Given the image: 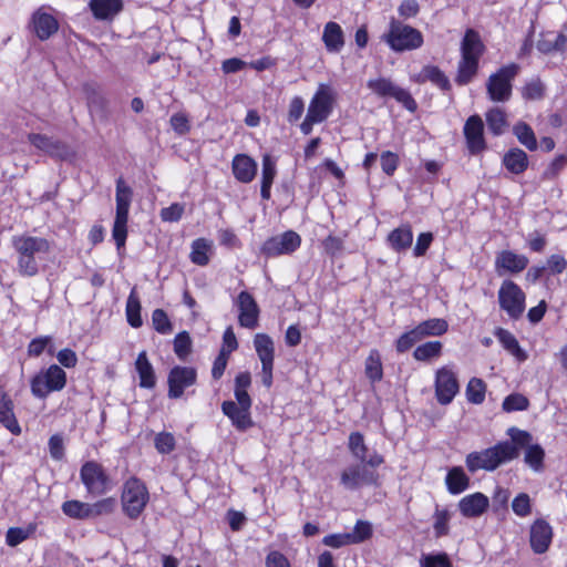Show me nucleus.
Masks as SVG:
<instances>
[{
  "mask_svg": "<svg viewBox=\"0 0 567 567\" xmlns=\"http://www.w3.org/2000/svg\"><path fill=\"white\" fill-rule=\"evenodd\" d=\"M509 441H503L492 447L480 452L467 454L465 464L471 473L480 470L495 471L504 463L511 462L519 456V447L527 445L532 440V435L523 430L511 427L508 430Z\"/></svg>",
  "mask_w": 567,
  "mask_h": 567,
  "instance_id": "obj_1",
  "label": "nucleus"
},
{
  "mask_svg": "<svg viewBox=\"0 0 567 567\" xmlns=\"http://www.w3.org/2000/svg\"><path fill=\"white\" fill-rule=\"evenodd\" d=\"M484 52L480 34L473 29L465 32L461 44V60L457 65L455 82L458 85L468 84L478 71V61Z\"/></svg>",
  "mask_w": 567,
  "mask_h": 567,
  "instance_id": "obj_2",
  "label": "nucleus"
},
{
  "mask_svg": "<svg viewBox=\"0 0 567 567\" xmlns=\"http://www.w3.org/2000/svg\"><path fill=\"white\" fill-rule=\"evenodd\" d=\"M133 199V189L128 186L123 177L116 181L115 202L116 212L112 229V236L115 240L117 249L125 246L127 237L128 210Z\"/></svg>",
  "mask_w": 567,
  "mask_h": 567,
  "instance_id": "obj_3",
  "label": "nucleus"
},
{
  "mask_svg": "<svg viewBox=\"0 0 567 567\" xmlns=\"http://www.w3.org/2000/svg\"><path fill=\"white\" fill-rule=\"evenodd\" d=\"M382 38L395 52L415 50L423 44V35L417 29L395 19L391 20L389 31Z\"/></svg>",
  "mask_w": 567,
  "mask_h": 567,
  "instance_id": "obj_4",
  "label": "nucleus"
},
{
  "mask_svg": "<svg viewBox=\"0 0 567 567\" xmlns=\"http://www.w3.org/2000/svg\"><path fill=\"white\" fill-rule=\"evenodd\" d=\"M150 501L146 485L136 477L128 478L124 485L121 496L122 509L131 519L141 516Z\"/></svg>",
  "mask_w": 567,
  "mask_h": 567,
  "instance_id": "obj_5",
  "label": "nucleus"
},
{
  "mask_svg": "<svg viewBox=\"0 0 567 567\" xmlns=\"http://www.w3.org/2000/svg\"><path fill=\"white\" fill-rule=\"evenodd\" d=\"M66 373L58 364L50 365L31 380V392L39 399L45 398L49 393L60 391L65 386Z\"/></svg>",
  "mask_w": 567,
  "mask_h": 567,
  "instance_id": "obj_6",
  "label": "nucleus"
},
{
  "mask_svg": "<svg viewBox=\"0 0 567 567\" xmlns=\"http://www.w3.org/2000/svg\"><path fill=\"white\" fill-rule=\"evenodd\" d=\"M518 73V65L515 63L502 66L496 73L488 78L486 89L488 96L494 102L508 101L512 95V81Z\"/></svg>",
  "mask_w": 567,
  "mask_h": 567,
  "instance_id": "obj_7",
  "label": "nucleus"
},
{
  "mask_svg": "<svg viewBox=\"0 0 567 567\" xmlns=\"http://www.w3.org/2000/svg\"><path fill=\"white\" fill-rule=\"evenodd\" d=\"M80 478L91 495L100 496L111 489V480L97 462H85L80 470Z\"/></svg>",
  "mask_w": 567,
  "mask_h": 567,
  "instance_id": "obj_8",
  "label": "nucleus"
},
{
  "mask_svg": "<svg viewBox=\"0 0 567 567\" xmlns=\"http://www.w3.org/2000/svg\"><path fill=\"white\" fill-rule=\"evenodd\" d=\"M498 302L511 318L518 319L525 310V293L514 281L505 280L498 290Z\"/></svg>",
  "mask_w": 567,
  "mask_h": 567,
  "instance_id": "obj_9",
  "label": "nucleus"
},
{
  "mask_svg": "<svg viewBox=\"0 0 567 567\" xmlns=\"http://www.w3.org/2000/svg\"><path fill=\"white\" fill-rule=\"evenodd\" d=\"M367 85L374 94L381 97H393L406 110L411 112L416 110V102L411 94L406 90L395 85L389 79L380 78L369 80Z\"/></svg>",
  "mask_w": 567,
  "mask_h": 567,
  "instance_id": "obj_10",
  "label": "nucleus"
},
{
  "mask_svg": "<svg viewBox=\"0 0 567 567\" xmlns=\"http://www.w3.org/2000/svg\"><path fill=\"white\" fill-rule=\"evenodd\" d=\"M334 93L327 84H320L308 106L307 114L311 120L323 122L333 110Z\"/></svg>",
  "mask_w": 567,
  "mask_h": 567,
  "instance_id": "obj_11",
  "label": "nucleus"
},
{
  "mask_svg": "<svg viewBox=\"0 0 567 567\" xmlns=\"http://www.w3.org/2000/svg\"><path fill=\"white\" fill-rule=\"evenodd\" d=\"M300 244V236L293 230H288L266 240L262 245L261 252L267 257L291 254Z\"/></svg>",
  "mask_w": 567,
  "mask_h": 567,
  "instance_id": "obj_12",
  "label": "nucleus"
},
{
  "mask_svg": "<svg viewBox=\"0 0 567 567\" xmlns=\"http://www.w3.org/2000/svg\"><path fill=\"white\" fill-rule=\"evenodd\" d=\"M460 386L455 373L447 367L436 371L435 396L442 405L450 404L458 393Z\"/></svg>",
  "mask_w": 567,
  "mask_h": 567,
  "instance_id": "obj_13",
  "label": "nucleus"
},
{
  "mask_svg": "<svg viewBox=\"0 0 567 567\" xmlns=\"http://www.w3.org/2000/svg\"><path fill=\"white\" fill-rule=\"evenodd\" d=\"M197 373L190 367H174L168 374V396L178 399L183 395L184 390L196 383Z\"/></svg>",
  "mask_w": 567,
  "mask_h": 567,
  "instance_id": "obj_14",
  "label": "nucleus"
},
{
  "mask_svg": "<svg viewBox=\"0 0 567 567\" xmlns=\"http://www.w3.org/2000/svg\"><path fill=\"white\" fill-rule=\"evenodd\" d=\"M375 482L374 472L368 470L364 464H353L343 470L340 483L346 489L354 491L362 485H370Z\"/></svg>",
  "mask_w": 567,
  "mask_h": 567,
  "instance_id": "obj_15",
  "label": "nucleus"
},
{
  "mask_svg": "<svg viewBox=\"0 0 567 567\" xmlns=\"http://www.w3.org/2000/svg\"><path fill=\"white\" fill-rule=\"evenodd\" d=\"M28 140L35 148L51 157L65 159L71 155L70 147L60 140L37 133L29 134Z\"/></svg>",
  "mask_w": 567,
  "mask_h": 567,
  "instance_id": "obj_16",
  "label": "nucleus"
},
{
  "mask_svg": "<svg viewBox=\"0 0 567 567\" xmlns=\"http://www.w3.org/2000/svg\"><path fill=\"white\" fill-rule=\"evenodd\" d=\"M463 132L468 151L472 154H477L485 150L484 124L478 115H472L467 118Z\"/></svg>",
  "mask_w": 567,
  "mask_h": 567,
  "instance_id": "obj_17",
  "label": "nucleus"
},
{
  "mask_svg": "<svg viewBox=\"0 0 567 567\" xmlns=\"http://www.w3.org/2000/svg\"><path fill=\"white\" fill-rule=\"evenodd\" d=\"M553 539V528L545 519H536L530 526V547L536 554H544L548 550Z\"/></svg>",
  "mask_w": 567,
  "mask_h": 567,
  "instance_id": "obj_18",
  "label": "nucleus"
},
{
  "mask_svg": "<svg viewBox=\"0 0 567 567\" xmlns=\"http://www.w3.org/2000/svg\"><path fill=\"white\" fill-rule=\"evenodd\" d=\"M237 306L239 308L240 326L249 329L256 328L259 308L254 297L247 291H241L237 298Z\"/></svg>",
  "mask_w": 567,
  "mask_h": 567,
  "instance_id": "obj_19",
  "label": "nucleus"
},
{
  "mask_svg": "<svg viewBox=\"0 0 567 567\" xmlns=\"http://www.w3.org/2000/svg\"><path fill=\"white\" fill-rule=\"evenodd\" d=\"M12 245L19 255L32 256L48 254L50 244L45 238L34 236H14Z\"/></svg>",
  "mask_w": 567,
  "mask_h": 567,
  "instance_id": "obj_20",
  "label": "nucleus"
},
{
  "mask_svg": "<svg viewBox=\"0 0 567 567\" xmlns=\"http://www.w3.org/2000/svg\"><path fill=\"white\" fill-rule=\"evenodd\" d=\"M14 403L10 395L0 386V423L12 434L19 435L21 427L14 415Z\"/></svg>",
  "mask_w": 567,
  "mask_h": 567,
  "instance_id": "obj_21",
  "label": "nucleus"
},
{
  "mask_svg": "<svg viewBox=\"0 0 567 567\" xmlns=\"http://www.w3.org/2000/svg\"><path fill=\"white\" fill-rule=\"evenodd\" d=\"M257 163L246 154H238L233 158V174L240 183H250L257 174Z\"/></svg>",
  "mask_w": 567,
  "mask_h": 567,
  "instance_id": "obj_22",
  "label": "nucleus"
},
{
  "mask_svg": "<svg viewBox=\"0 0 567 567\" xmlns=\"http://www.w3.org/2000/svg\"><path fill=\"white\" fill-rule=\"evenodd\" d=\"M32 25L37 37L42 41L48 40L59 29L56 19L42 10H38L33 13Z\"/></svg>",
  "mask_w": 567,
  "mask_h": 567,
  "instance_id": "obj_23",
  "label": "nucleus"
},
{
  "mask_svg": "<svg viewBox=\"0 0 567 567\" xmlns=\"http://www.w3.org/2000/svg\"><path fill=\"white\" fill-rule=\"evenodd\" d=\"M488 504L487 496L477 492L463 497L458 502V508L465 517H477L487 509Z\"/></svg>",
  "mask_w": 567,
  "mask_h": 567,
  "instance_id": "obj_24",
  "label": "nucleus"
},
{
  "mask_svg": "<svg viewBox=\"0 0 567 567\" xmlns=\"http://www.w3.org/2000/svg\"><path fill=\"white\" fill-rule=\"evenodd\" d=\"M528 265V258L524 255L515 254L511 250H503L495 260L497 271L503 269L508 272L517 274L523 271Z\"/></svg>",
  "mask_w": 567,
  "mask_h": 567,
  "instance_id": "obj_25",
  "label": "nucleus"
},
{
  "mask_svg": "<svg viewBox=\"0 0 567 567\" xmlns=\"http://www.w3.org/2000/svg\"><path fill=\"white\" fill-rule=\"evenodd\" d=\"M536 48L543 54L565 52L567 50V35L561 32H544L540 34Z\"/></svg>",
  "mask_w": 567,
  "mask_h": 567,
  "instance_id": "obj_26",
  "label": "nucleus"
},
{
  "mask_svg": "<svg viewBox=\"0 0 567 567\" xmlns=\"http://www.w3.org/2000/svg\"><path fill=\"white\" fill-rule=\"evenodd\" d=\"M322 41L329 53H339L344 47L342 28L337 22H328L323 28Z\"/></svg>",
  "mask_w": 567,
  "mask_h": 567,
  "instance_id": "obj_27",
  "label": "nucleus"
},
{
  "mask_svg": "<svg viewBox=\"0 0 567 567\" xmlns=\"http://www.w3.org/2000/svg\"><path fill=\"white\" fill-rule=\"evenodd\" d=\"M386 241L391 249L396 252L409 249L413 243V231L409 224L401 225L393 229L386 238Z\"/></svg>",
  "mask_w": 567,
  "mask_h": 567,
  "instance_id": "obj_28",
  "label": "nucleus"
},
{
  "mask_svg": "<svg viewBox=\"0 0 567 567\" xmlns=\"http://www.w3.org/2000/svg\"><path fill=\"white\" fill-rule=\"evenodd\" d=\"M122 8V0H91L90 2V9L97 20L113 19Z\"/></svg>",
  "mask_w": 567,
  "mask_h": 567,
  "instance_id": "obj_29",
  "label": "nucleus"
},
{
  "mask_svg": "<svg viewBox=\"0 0 567 567\" xmlns=\"http://www.w3.org/2000/svg\"><path fill=\"white\" fill-rule=\"evenodd\" d=\"M135 369L140 378V386L145 389H153L156 384V377L153 365L147 359L146 351L138 353L135 361Z\"/></svg>",
  "mask_w": 567,
  "mask_h": 567,
  "instance_id": "obj_30",
  "label": "nucleus"
},
{
  "mask_svg": "<svg viewBox=\"0 0 567 567\" xmlns=\"http://www.w3.org/2000/svg\"><path fill=\"white\" fill-rule=\"evenodd\" d=\"M503 165L512 174L519 175L528 167V156L518 147L511 148L503 156Z\"/></svg>",
  "mask_w": 567,
  "mask_h": 567,
  "instance_id": "obj_31",
  "label": "nucleus"
},
{
  "mask_svg": "<svg viewBox=\"0 0 567 567\" xmlns=\"http://www.w3.org/2000/svg\"><path fill=\"white\" fill-rule=\"evenodd\" d=\"M494 334L503 348L513 357H515L519 362L527 360V353L520 348L517 339L512 332L503 328H497Z\"/></svg>",
  "mask_w": 567,
  "mask_h": 567,
  "instance_id": "obj_32",
  "label": "nucleus"
},
{
  "mask_svg": "<svg viewBox=\"0 0 567 567\" xmlns=\"http://www.w3.org/2000/svg\"><path fill=\"white\" fill-rule=\"evenodd\" d=\"M445 484L451 494L457 495L468 488L470 477L461 466H454L447 472Z\"/></svg>",
  "mask_w": 567,
  "mask_h": 567,
  "instance_id": "obj_33",
  "label": "nucleus"
},
{
  "mask_svg": "<svg viewBox=\"0 0 567 567\" xmlns=\"http://www.w3.org/2000/svg\"><path fill=\"white\" fill-rule=\"evenodd\" d=\"M254 346L261 365L274 364L275 346L268 334L257 333L254 338Z\"/></svg>",
  "mask_w": 567,
  "mask_h": 567,
  "instance_id": "obj_34",
  "label": "nucleus"
},
{
  "mask_svg": "<svg viewBox=\"0 0 567 567\" xmlns=\"http://www.w3.org/2000/svg\"><path fill=\"white\" fill-rule=\"evenodd\" d=\"M414 329L420 340H422L426 337H439L444 334L449 329V324L445 319L432 318L419 323Z\"/></svg>",
  "mask_w": 567,
  "mask_h": 567,
  "instance_id": "obj_35",
  "label": "nucleus"
},
{
  "mask_svg": "<svg viewBox=\"0 0 567 567\" xmlns=\"http://www.w3.org/2000/svg\"><path fill=\"white\" fill-rule=\"evenodd\" d=\"M532 441L525 445L520 446V449L525 447V456L524 461L525 463L535 472H540L544 468V458H545V451L544 449L538 444H530Z\"/></svg>",
  "mask_w": 567,
  "mask_h": 567,
  "instance_id": "obj_36",
  "label": "nucleus"
},
{
  "mask_svg": "<svg viewBox=\"0 0 567 567\" xmlns=\"http://www.w3.org/2000/svg\"><path fill=\"white\" fill-rule=\"evenodd\" d=\"M419 76L422 82L430 81L442 90L451 89L447 76L435 65H425Z\"/></svg>",
  "mask_w": 567,
  "mask_h": 567,
  "instance_id": "obj_37",
  "label": "nucleus"
},
{
  "mask_svg": "<svg viewBox=\"0 0 567 567\" xmlns=\"http://www.w3.org/2000/svg\"><path fill=\"white\" fill-rule=\"evenodd\" d=\"M212 243L205 238L195 239L192 244L189 258L192 262L198 266H206L209 262L208 251Z\"/></svg>",
  "mask_w": 567,
  "mask_h": 567,
  "instance_id": "obj_38",
  "label": "nucleus"
},
{
  "mask_svg": "<svg viewBox=\"0 0 567 567\" xmlns=\"http://www.w3.org/2000/svg\"><path fill=\"white\" fill-rule=\"evenodd\" d=\"M37 523H30L25 527H11L7 530L6 542L10 547H16L30 536H32L37 530Z\"/></svg>",
  "mask_w": 567,
  "mask_h": 567,
  "instance_id": "obj_39",
  "label": "nucleus"
},
{
  "mask_svg": "<svg viewBox=\"0 0 567 567\" xmlns=\"http://www.w3.org/2000/svg\"><path fill=\"white\" fill-rule=\"evenodd\" d=\"M518 142L529 151L537 150V140L532 127L525 122H518L513 127Z\"/></svg>",
  "mask_w": 567,
  "mask_h": 567,
  "instance_id": "obj_40",
  "label": "nucleus"
},
{
  "mask_svg": "<svg viewBox=\"0 0 567 567\" xmlns=\"http://www.w3.org/2000/svg\"><path fill=\"white\" fill-rule=\"evenodd\" d=\"M486 123L495 136L502 135L507 126L505 112L499 107L489 110L486 113Z\"/></svg>",
  "mask_w": 567,
  "mask_h": 567,
  "instance_id": "obj_41",
  "label": "nucleus"
},
{
  "mask_svg": "<svg viewBox=\"0 0 567 567\" xmlns=\"http://www.w3.org/2000/svg\"><path fill=\"white\" fill-rule=\"evenodd\" d=\"M126 318L127 322L133 328H140L143 323L141 317V302L135 289L131 291L126 301Z\"/></svg>",
  "mask_w": 567,
  "mask_h": 567,
  "instance_id": "obj_42",
  "label": "nucleus"
},
{
  "mask_svg": "<svg viewBox=\"0 0 567 567\" xmlns=\"http://www.w3.org/2000/svg\"><path fill=\"white\" fill-rule=\"evenodd\" d=\"M443 344L441 341H429L415 348L413 357L417 361H427L440 357Z\"/></svg>",
  "mask_w": 567,
  "mask_h": 567,
  "instance_id": "obj_43",
  "label": "nucleus"
},
{
  "mask_svg": "<svg viewBox=\"0 0 567 567\" xmlns=\"http://www.w3.org/2000/svg\"><path fill=\"white\" fill-rule=\"evenodd\" d=\"M62 512L64 515L74 519H89V503H83L76 499L66 501L62 504Z\"/></svg>",
  "mask_w": 567,
  "mask_h": 567,
  "instance_id": "obj_44",
  "label": "nucleus"
},
{
  "mask_svg": "<svg viewBox=\"0 0 567 567\" xmlns=\"http://www.w3.org/2000/svg\"><path fill=\"white\" fill-rule=\"evenodd\" d=\"M365 375L371 382L380 381L383 377L382 363L377 350H371L367 358Z\"/></svg>",
  "mask_w": 567,
  "mask_h": 567,
  "instance_id": "obj_45",
  "label": "nucleus"
},
{
  "mask_svg": "<svg viewBox=\"0 0 567 567\" xmlns=\"http://www.w3.org/2000/svg\"><path fill=\"white\" fill-rule=\"evenodd\" d=\"M486 385L482 379L472 378L466 386V398L473 404H481L485 400Z\"/></svg>",
  "mask_w": 567,
  "mask_h": 567,
  "instance_id": "obj_46",
  "label": "nucleus"
},
{
  "mask_svg": "<svg viewBox=\"0 0 567 567\" xmlns=\"http://www.w3.org/2000/svg\"><path fill=\"white\" fill-rule=\"evenodd\" d=\"M154 446L159 454H169L176 447V439L171 432H159L154 437Z\"/></svg>",
  "mask_w": 567,
  "mask_h": 567,
  "instance_id": "obj_47",
  "label": "nucleus"
},
{
  "mask_svg": "<svg viewBox=\"0 0 567 567\" xmlns=\"http://www.w3.org/2000/svg\"><path fill=\"white\" fill-rule=\"evenodd\" d=\"M349 450L352 455L359 460L360 462L365 461V454L368 452V447L364 443L363 435L360 432H352L349 435Z\"/></svg>",
  "mask_w": 567,
  "mask_h": 567,
  "instance_id": "obj_48",
  "label": "nucleus"
},
{
  "mask_svg": "<svg viewBox=\"0 0 567 567\" xmlns=\"http://www.w3.org/2000/svg\"><path fill=\"white\" fill-rule=\"evenodd\" d=\"M115 507L116 499L114 497L103 498L94 504H89L90 518L109 515L114 512Z\"/></svg>",
  "mask_w": 567,
  "mask_h": 567,
  "instance_id": "obj_49",
  "label": "nucleus"
},
{
  "mask_svg": "<svg viewBox=\"0 0 567 567\" xmlns=\"http://www.w3.org/2000/svg\"><path fill=\"white\" fill-rule=\"evenodd\" d=\"M372 525L367 520H358L349 534L351 544H360L372 536Z\"/></svg>",
  "mask_w": 567,
  "mask_h": 567,
  "instance_id": "obj_50",
  "label": "nucleus"
},
{
  "mask_svg": "<svg viewBox=\"0 0 567 567\" xmlns=\"http://www.w3.org/2000/svg\"><path fill=\"white\" fill-rule=\"evenodd\" d=\"M451 519V514L447 509H440L436 507L434 513V524L433 529L436 537H442L449 534V522Z\"/></svg>",
  "mask_w": 567,
  "mask_h": 567,
  "instance_id": "obj_51",
  "label": "nucleus"
},
{
  "mask_svg": "<svg viewBox=\"0 0 567 567\" xmlns=\"http://www.w3.org/2000/svg\"><path fill=\"white\" fill-rule=\"evenodd\" d=\"M152 323L154 329L162 334H168L173 331V324L163 309H155L152 313Z\"/></svg>",
  "mask_w": 567,
  "mask_h": 567,
  "instance_id": "obj_52",
  "label": "nucleus"
},
{
  "mask_svg": "<svg viewBox=\"0 0 567 567\" xmlns=\"http://www.w3.org/2000/svg\"><path fill=\"white\" fill-rule=\"evenodd\" d=\"M529 405L528 399L519 393H513L503 401V410L506 412L524 411Z\"/></svg>",
  "mask_w": 567,
  "mask_h": 567,
  "instance_id": "obj_53",
  "label": "nucleus"
},
{
  "mask_svg": "<svg viewBox=\"0 0 567 567\" xmlns=\"http://www.w3.org/2000/svg\"><path fill=\"white\" fill-rule=\"evenodd\" d=\"M513 512L519 517H526L532 513L530 497L526 493H519L512 502Z\"/></svg>",
  "mask_w": 567,
  "mask_h": 567,
  "instance_id": "obj_54",
  "label": "nucleus"
},
{
  "mask_svg": "<svg viewBox=\"0 0 567 567\" xmlns=\"http://www.w3.org/2000/svg\"><path fill=\"white\" fill-rule=\"evenodd\" d=\"M276 174V161L269 154H265L262 156L261 184L272 185Z\"/></svg>",
  "mask_w": 567,
  "mask_h": 567,
  "instance_id": "obj_55",
  "label": "nucleus"
},
{
  "mask_svg": "<svg viewBox=\"0 0 567 567\" xmlns=\"http://www.w3.org/2000/svg\"><path fill=\"white\" fill-rule=\"evenodd\" d=\"M192 341L186 331L179 332L174 339V351L179 359H185L190 352Z\"/></svg>",
  "mask_w": 567,
  "mask_h": 567,
  "instance_id": "obj_56",
  "label": "nucleus"
},
{
  "mask_svg": "<svg viewBox=\"0 0 567 567\" xmlns=\"http://www.w3.org/2000/svg\"><path fill=\"white\" fill-rule=\"evenodd\" d=\"M18 270L21 275L32 277L38 274L39 267L35 257L19 255Z\"/></svg>",
  "mask_w": 567,
  "mask_h": 567,
  "instance_id": "obj_57",
  "label": "nucleus"
},
{
  "mask_svg": "<svg viewBox=\"0 0 567 567\" xmlns=\"http://www.w3.org/2000/svg\"><path fill=\"white\" fill-rule=\"evenodd\" d=\"M171 126L178 135H185L190 131L188 116L185 113H175L169 120Z\"/></svg>",
  "mask_w": 567,
  "mask_h": 567,
  "instance_id": "obj_58",
  "label": "nucleus"
},
{
  "mask_svg": "<svg viewBox=\"0 0 567 567\" xmlns=\"http://www.w3.org/2000/svg\"><path fill=\"white\" fill-rule=\"evenodd\" d=\"M250 409L240 406V411L230 417L233 425L239 431H246L252 425Z\"/></svg>",
  "mask_w": 567,
  "mask_h": 567,
  "instance_id": "obj_59",
  "label": "nucleus"
},
{
  "mask_svg": "<svg viewBox=\"0 0 567 567\" xmlns=\"http://www.w3.org/2000/svg\"><path fill=\"white\" fill-rule=\"evenodd\" d=\"M422 567H452L446 554L425 555L421 558Z\"/></svg>",
  "mask_w": 567,
  "mask_h": 567,
  "instance_id": "obj_60",
  "label": "nucleus"
},
{
  "mask_svg": "<svg viewBox=\"0 0 567 567\" xmlns=\"http://www.w3.org/2000/svg\"><path fill=\"white\" fill-rule=\"evenodd\" d=\"M545 86L540 80H533L524 87L523 95L528 100H540L544 96Z\"/></svg>",
  "mask_w": 567,
  "mask_h": 567,
  "instance_id": "obj_61",
  "label": "nucleus"
},
{
  "mask_svg": "<svg viewBox=\"0 0 567 567\" xmlns=\"http://www.w3.org/2000/svg\"><path fill=\"white\" fill-rule=\"evenodd\" d=\"M184 205L174 203L161 210V218L162 220L169 223L178 221L184 214Z\"/></svg>",
  "mask_w": 567,
  "mask_h": 567,
  "instance_id": "obj_62",
  "label": "nucleus"
},
{
  "mask_svg": "<svg viewBox=\"0 0 567 567\" xmlns=\"http://www.w3.org/2000/svg\"><path fill=\"white\" fill-rule=\"evenodd\" d=\"M420 341V338L415 331L412 329L405 333H403L396 341V350L401 353L411 349L416 342Z\"/></svg>",
  "mask_w": 567,
  "mask_h": 567,
  "instance_id": "obj_63",
  "label": "nucleus"
},
{
  "mask_svg": "<svg viewBox=\"0 0 567 567\" xmlns=\"http://www.w3.org/2000/svg\"><path fill=\"white\" fill-rule=\"evenodd\" d=\"M52 338L49 336L39 337L33 339L28 346V354L30 357H39L43 353L47 347L51 346Z\"/></svg>",
  "mask_w": 567,
  "mask_h": 567,
  "instance_id": "obj_64",
  "label": "nucleus"
}]
</instances>
